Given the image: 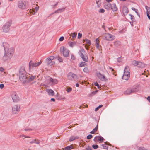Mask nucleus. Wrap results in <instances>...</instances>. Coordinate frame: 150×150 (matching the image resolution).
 Masks as SVG:
<instances>
[{"label": "nucleus", "mask_w": 150, "mask_h": 150, "mask_svg": "<svg viewBox=\"0 0 150 150\" xmlns=\"http://www.w3.org/2000/svg\"><path fill=\"white\" fill-rule=\"evenodd\" d=\"M19 75L20 80L23 83H25L27 81V79L28 77V75H27L26 71L24 67H21L20 68Z\"/></svg>", "instance_id": "f257e3e1"}, {"label": "nucleus", "mask_w": 150, "mask_h": 150, "mask_svg": "<svg viewBox=\"0 0 150 150\" xmlns=\"http://www.w3.org/2000/svg\"><path fill=\"white\" fill-rule=\"evenodd\" d=\"M4 51V54L3 57V59L6 61L11 59L13 53V48H11L8 50H5Z\"/></svg>", "instance_id": "f03ea898"}, {"label": "nucleus", "mask_w": 150, "mask_h": 150, "mask_svg": "<svg viewBox=\"0 0 150 150\" xmlns=\"http://www.w3.org/2000/svg\"><path fill=\"white\" fill-rule=\"evenodd\" d=\"M103 37V39L107 41H112L115 38L114 36L109 33H105Z\"/></svg>", "instance_id": "7ed1b4c3"}, {"label": "nucleus", "mask_w": 150, "mask_h": 150, "mask_svg": "<svg viewBox=\"0 0 150 150\" xmlns=\"http://www.w3.org/2000/svg\"><path fill=\"white\" fill-rule=\"evenodd\" d=\"M60 52L63 53L64 56L67 57L69 55V51L67 48L64 47H61L60 48Z\"/></svg>", "instance_id": "20e7f679"}, {"label": "nucleus", "mask_w": 150, "mask_h": 150, "mask_svg": "<svg viewBox=\"0 0 150 150\" xmlns=\"http://www.w3.org/2000/svg\"><path fill=\"white\" fill-rule=\"evenodd\" d=\"M11 24V21H9L7 22L6 24L3 27V29L4 32L7 33L10 30V27Z\"/></svg>", "instance_id": "39448f33"}, {"label": "nucleus", "mask_w": 150, "mask_h": 150, "mask_svg": "<svg viewBox=\"0 0 150 150\" xmlns=\"http://www.w3.org/2000/svg\"><path fill=\"white\" fill-rule=\"evenodd\" d=\"M18 6L19 8L21 9H24L26 8L27 6L25 2L20 1L18 2Z\"/></svg>", "instance_id": "423d86ee"}, {"label": "nucleus", "mask_w": 150, "mask_h": 150, "mask_svg": "<svg viewBox=\"0 0 150 150\" xmlns=\"http://www.w3.org/2000/svg\"><path fill=\"white\" fill-rule=\"evenodd\" d=\"M42 63V62L41 61H40L36 63L32 61H30V62L29 64V69H30L31 67H38Z\"/></svg>", "instance_id": "0eeeda50"}, {"label": "nucleus", "mask_w": 150, "mask_h": 150, "mask_svg": "<svg viewBox=\"0 0 150 150\" xmlns=\"http://www.w3.org/2000/svg\"><path fill=\"white\" fill-rule=\"evenodd\" d=\"M20 109L19 105H14L12 107V112L13 114H18L20 111Z\"/></svg>", "instance_id": "6e6552de"}, {"label": "nucleus", "mask_w": 150, "mask_h": 150, "mask_svg": "<svg viewBox=\"0 0 150 150\" xmlns=\"http://www.w3.org/2000/svg\"><path fill=\"white\" fill-rule=\"evenodd\" d=\"M136 91V88H129L127 89L126 91L124 92V94L125 95H129L134 93Z\"/></svg>", "instance_id": "1a4fd4ad"}, {"label": "nucleus", "mask_w": 150, "mask_h": 150, "mask_svg": "<svg viewBox=\"0 0 150 150\" xmlns=\"http://www.w3.org/2000/svg\"><path fill=\"white\" fill-rule=\"evenodd\" d=\"M97 75L98 77L102 81H106L107 79L104 75L100 73H97Z\"/></svg>", "instance_id": "9d476101"}, {"label": "nucleus", "mask_w": 150, "mask_h": 150, "mask_svg": "<svg viewBox=\"0 0 150 150\" xmlns=\"http://www.w3.org/2000/svg\"><path fill=\"white\" fill-rule=\"evenodd\" d=\"M77 77L76 75L71 72L69 73L68 75V78L69 80H73L74 78Z\"/></svg>", "instance_id": "9b49d317"}, {"label": "nucleus", "mask_w": 150, "mask_h": 150, "mask_svg": "<svg viewBox=\"0 0 150 150\" xmlns=\"http://www.w3.org/2000/svg\"><path fill=\"white\" fill-rule=\"evenodd\" d=\"M12 98L14 102H17L19 100V97L16 93L12 94Z\"/></svg>", "instance_id": "f8f14e48"}, {"label": "nucleus", "mask_w": 150, "mask_h": 150, "mask_svg": "<svg viewBox=\"0 0 150 150\" xmlns=\"http://www.w3.org/2000/svg\"><path fill=\"white\" fill-rule=\"evenodd\" d=\"M130 76V72H124V74L122 77V79L125 80H127L129 78Z\"/></svg>", "instance_id": "ddd939ff"}, {"label": "nucleus", "mask_w": 150, "mask_h": 150, "mask_svg": "<svg viewBox=\"0 0 150 150\" xmlns=\"http://www.w3.org/2000/svg\"><path fill=\"white\" fill-rule=\"evenodd\" d=\"M104 7L105 9L110 10H111V4L109 3H106L105 4Z\"/></svg>", "instance_id": "4468645a"}, {"label": "nucleus", "mask_w": 150, "mask_h": 150, "mask_svg": "<svg viewBox=\"0 0 150 150\" xmlns=\"http://www.w3.org/2000/svg\"><path fill=\"white\" fill-rule=\"evenodd\" d=\"M80 56L81 57L83 61L85 62H87L88 61V59L87 56L84 54L83 53H81V55H80Z\"/></svg>", "instance_id": "2eb2a0df"}, {"label": "nucleus", "mask_w": 150, "mask_h": 150, "mask_svg": "<svg viewBox=\"0 0 150 150\" xmlns=\"http://www.w3.org/2000/svg\"><path fill=\"white\" fill-rule=\"evenodd\" d=\"M111 145V144L107 142H105L104 144H102L101 146L104 149L108 150V146L107 145Z\"/></svg>", "instance_id": "dca6fc26"}, {"label": "nucleus", "mask_w": 150, "mask_h": 150, "mask_svg": "<svg viewBox=\"0 0 150 150\" xmlns=\"http://www.w3.org/2000/svg\"><path fill=\"white\" fill-rule=\"evenodd\" d=\"M111 9L113 11L115 12L117 11L118 8L115 3H113L111 4Z\"/></svg>", "instance_id": "f3484780"}, {"label": "nucleus", "mask_w": 150, "mask_h": 150, "mask_svg": "<svg viewBox=\"0 0 150 150\" xmlns=\"http://www.w3.org/2000/svg\"><path fill=\"white\" fill-rule=\"evenodd\" d=\"M122 12L124 15H126L129 12L128 8L126 6L123 7V8Z\"/></svg>", "instance_id": "a211bd4d"}, {"label": "nucleus", "mask_w": 150, "mask_h": 150, "mask_svg": "<svg viewBox=\"0 0 150 150\" xmlns=\"http://www.w3.org/2000/svg\"><path fill=\"white\" fill-rule=\"evenodd\" d=\"M46 91L48 93V94L50 95L53 96L54 94V91L52 89H47L46 90Z\"/></svg>", "instance_id": "6ab92c4d"}, {"label": "nucleus", "mask_w": 150, "mask_h": 150, "mask_svg": "<svg viewBox=\"0 0 150 150\" xmlns=\"http://www.w3.org/2000/svg\"><path fill=\"white\" fill-rule=\"evenodd\" d=\"M3 46L4 48V51L9 49V44L6 42H3Z\"/></svg>", "instance_id": "aec40b11"}, {"label": "nucleus", "mask_w": 150, "mask_h": 150, "mask_svg": "<svg viewBox=\"0 0 150 150\" xmlns=\"http://www.w3.org/2000/svg\"><path fill=\"white\" fill-rule=\"evenodd\" d=\"M146 9L147 10V16L149 19H150V8L147 6H145Z\"/></svg>", "instance_id": "412c9836"}, {"label": "nucleus", "mask_w": 150, "mask_h": 150, "mask_svg": "<svg viewBox=\"0 0 150 150\" xmlns=\"http://www.w3.org/2000/svg\"><path fill=\"white\" fill-rule=\"evenodd\" d=\"M35 76H31L29 78L27 79V81L26 82L29 83L32 81H33L34 80L35 78Z\"/></svg>", "instance_id": "4be33fe9"}, {"label": "nucleus", "mask_w": 150, "mask_h": 150, "mask_svg": "<svg viewBox=\"0 0 150 150\" xmlns=\"http://www.w3.org/2000/svg\"><path fill=\"white\" fill-rule=\"evenodd\" d=\"M96 47L98 49H99L100 48V46L99 44V39L98 38H97L96 39Z\"/></svg>", "instance_id": "5701e85b"}, {"label": "nucleus", "mask_w": 150, "mask_h": 150, "mask_svg": "<svg viewBox=\"0 0 150 150\" xmlns=\"http://www.w3.org/2000/svg\"><path fill=\"white\" fill-rule=\"evenodd\" d=\"M46 62L47 65H53L55 64L54 62L52 61V60H51V61L50 60H46Z\"/></svg>", "instance_id": "b1692460"}, {"label": "nucleus", "mask_w": 150, "mask_h": 150, "mask_svg": "<svg viewBox=\"0 0 150 150\" xmlns=\"http://www.w3.org/2000/svg\"><path fill=\"white\" fill-rule=\"evenodd\" d=\"M65 8H62L59 9L56 11L54 12V13H59L62 12L64 11V9H65Z\"/></svg>", "instance_id": "393cba45"}, {"label": "nucleus", "mask_w": 150, "mask_h": 150, "mask_svg": "<svg viewBox=\"0 0 150 150\" xmlns=\"http://www.w3.org/2000/svg\"><path fill=\"white\" fill-rule=\"evenodd\" d=\"M55 58L57 59L60 62H63V59L60 56H56L55 57Z\"/></svg>", "instance_id": "a878e982"}, {"label": "nucleus", "mask_w": 150, "mask_h": 150, "mask_svg": "<svg viewBox=\"0 0 150 150\" xmlns=\"http://www.w3.org/2000/svg\"><path fill=\"white\" fill-rule=\"evenodd\" d=\"M69 45L71 47H73L74 46L76 45V44L75 42H69Z\"/></svg>", "instance_id": "bb28decb"}, {"label": "nucleus", "mask_w": 150, "mask_h": 150, "mask_svg": "<svg viewBox=\"0 0 150 150\" xmlns=\"http://www.w3.org/2000/svg\"><path fill=\"white\" fill-rule=\"evenodd\" d=\"M85 41L86 42V44H87L89 45H91V43L89 40L87 39H86L85 40H83V42L84 43Z\"/></svg>", "instance_id": "cd10ccee"}, {"label": "nucleus", "mask_w": 150, "mask_h": 150, "mask_svg": "<svg viewBox=\"0 0 150 150\" xmlns=\"http://www.w3.org/2000/svg\"><path fill=\"white\" fill-rule=\"evenodd\" d=\"M78 138V137L77 136H71L69 138V140L70 142L76 139H77Z\"/></svg>", "instance_id": "c85d7f7f"}, {"label": "nucleus", "mask_w": 150, "mask_h": 150, "mask_svg": "<svg viewBox=\"0 0 150 150\" xmlns=\"http://www.w3.org/2000/svg\"><path fill=\"white\" fill-rule=\"evenodd\" d=\"M50 81L52 82L53 84H57V80L56 79H53L52 78H50Z\"/></svg>", "instance_id": "c756f323"}, {"label": "nucleus", "mask_w": 150, "mask_h": 150, "mask_svg": "<svg viewBox=\"0 0 150 150\" xmlns=\"http://www.w3.org/2000/svg\"><path fill=\"white\" fill-rule=\"evenodd\" d=\"M35 143L36 144H38L40 143V142L38 140H36V139H34L32 141L30 142V143L32 144L33 143Z\"/></svg>", "instance_id": "7c9ffc66"}, {"label": "nucleus", "mask_w": 150, "mask_h": 150, "mask_svg": "<svg viewBox=\"0 0 150 150\" xmlns=\"http://www.w3.org/2000/svg\"><path fill=\"white\" fill-rule=\"evenodd\" d=\"M129 70V67L128 66H126L125 68L124 72H130Z\"/></svg>", "instance_id": "2f4dec72"}, {"label": "nucleus", "mask_w": 150, "mask_h": 150, "mask_svg": "<svg viewBox=\"0 0 150 150\" xmlns=\"http://www.w3.org/2000/svg\"><path fill=\"white\" fill-rule=\"evenodd\" d=\"M132 10H133V11H134L135 12V13H137V14L139 16V17H140L139 14V13H138V10L137 9H136L134 7H132Z\"/></svg>", "instance_id": "473e14b6"}, {"label": "nucleus", "mask_w": 150, "mask_h": 150, "mask_svg": "<svg viewBox=\"0 0 150 150\" xmlns=\"http://www.w3.org/2000/svg\"><path fill=\"white\" fill-rule=\"evenodd\" d=\"M96 3L97 5L99 7L101 6V0H96Z\"/></svg>", "instance_id": "72a5a7b5"}, {"label": "nucleus", "mask_w": 150, "mask_h": 150, "mask_svg": "<svg viewBox=\"0 0 150 150\" xmlns=\"http://www.w3.org/2000/svg\"><path fill=\"white\" fill-rule=\"evenodd\" d=\"M138 63H139V65L138 66V67H145L144 64L142 62H140Z\"/></svg>", "instance_id": "f704fd0d"}, {"label": "nucleus", "mask_w": 150, "mask_h": 150, "mask_svg": "<svg viewBox=\"0 0 150 150\" xmlns=\"http://www.w3.org/2000/svg\"><path fill=\"white\" fill-rule=\"evenodd\" d=\"M73 148V146L71 145H70L66 147L64 149V150H71Z\"/></svg>", "instance_id": "c9c22d12"}, {"label": "nucleus", "mask_w": 150, "mask_h": 150, "mask_svg": "<svg viewBox=\"0 0 150 150\" xmlns=\"http://www.w3.org/2000/svg\"><path fill=\"white\" fill-rule=\"evenodd\" d=\"M54 58H55V57L54 56H51L47 58L46 59V60H50V61H51V60H53Z\"/></svg>", "instance_id": "e433bc0d"}, {"label": "nucleus", "mask_w": 150, "mask_h": 150, "mask_svg": "<svg viewBox=\"0 0 150 150\" xmlns=\"http://www.w3.org/2000/svg\"><path fill=\"white\" fill-rule=\"evenodd\" d=\"M85 53V50L83 48H82L79 50V55H81V53H83V54Z\"/></svg>", "instance_id": "4c0bfd02"}, {"label": "nucleus", "mask_w": 150, "mask_h": 150, "mask_svg": "<svg viewBox=\"0 0 150 150\" xmlns=\"http://www.w3.org/2000/svg\"><path fill=\"white\" fill-rule=\"evenodd\" d=\"M86 64V63L83 62H81L80 64L79 65V66L80 67H82L83 66H85Z\"/></svg>", "instance_id": "58836bf2"}, {"label": "nucleus", "mask_w": 150, "mask_h": 150, "mask_svg": "<svg viewBox=\"0 0 150 150\" xmlns=\"http://www.w3.org/2000/svg\"><path fill=\"white\" fill-rule=\"evenodd\" d=\"M98 140L100 142H103L104 139L101 136H99L98 137Z\"/></svg>", "instance_id": "ea45409f"}, {"label": "nucleus", "mask_w": 150, "mask_h": 150, "mask_svg": "<svg viewBox=\"0 0 150 150\" xmlns=\"http://www.w3.org/2000/svg\"><path fill=\"white\" fill-rule=\"evenodd\" d=\"M83 71L86 73H88L89 71L88 68L87 67H85L83 69Z\"/></svg>", "instance_id": "a19ab883"}, {"label": "nucleus", "mask_w": 150, "mask_h": 150, "mask_svg": "<svg viewBox=\"0 0 150 150\" xmlns=\"http://www.w3.org/2000/svg\"><path fill=\"white\" fill-rule=\"evenodd\" d=\"M103 106V105H100L98 107H96L95 108V111H97L100 108L102 107Z\"/></svg>", "instance_id": "79ce46f5"}, {"label": "nucleus", "mask_w": 150, "mask_h": 150, "mask_svg": "<svg viewBox=\"0 0 150 150\" xmlns=\"http://www.w3.org/2000/svg\"><path fill=\"white\" fill-rule=\"evenodd\" d=\"M129 15L130 16V19H131L132 21H134V20L135 19L134 18V16L133 15L131 14H129Z\"/></svg>", "instance_id": "37998d69"}, {"label": "nucleus", "mask_w": 150, "mask_h": 150, "mask_svg": "<svg viewBox=\"0 0 150 150\" xmlns=\"http://www.w3.org/2000/svg\"><path fill=\"white\" fill-rule=\"evenodd\" d=\"M72 90V88L69 87L67 88L66 91L67 92H71Z\"/></svg>", "instance_id": "c03bdc74"}, {"label": "nucleus", "mask_w": 150, "mask_h": 150, "mask_svg": "<svg viewBox=\"0 0 150 150\" xmlns=\"http://www.w3.org/2000/svg\"><path fill=\"white\" fill-rule=\"evenodd\" d=\"M71 34L72 35L71 36L73 38H76V37L77 35V33H71Z\"/></svg>", "instance_id": "a18cd8bd"}, {"label": "nucleus", "mask_w": 150, "mask_h": 150, "mask_svg": "<svg viewBox=\"0 0 150 150\" xmlns=\"http://www.w3.org/2000/svg\"><path fill=\"white\" fill-rule=\"evenodd\" d=\"M92 147L94 149H97L98 147V146L97 144H93L92 145Z\"/></svg>", "instance_id": "49530a36"}, {"label": "nucleus", "mask_w": 150, "mask_h": 150, "mask_svg": "<svg viewBox=\"0 0 150 150\" xmlns=\"http://www.w3.org/2000/svg\"><path fill=\"white\" fill-rule=\"evenodd\" d=\"M137 61H136L135 60H134L132 62V64L133 65L136 66L137 65Z\"/></svg>", "instance_id": "de8ad7c7"}, {"label": "nucleus", "mask_w": 150, "mask_h": 150, "mask_svg": "<svg viewBox=\"0 0 150 150\" xmlns=\"http://www.w3.org/2000/svg\"><path fill=\"white\" fill-rule=\"evenodd\" d=\"M93 137V136L91 134H89L87 136V138L88 139H90Z\"/></svg>", "instance_id": "09e8293b"}, {"label": "nucleus", "mask_w": 150, "mask_h": 150, "mask_svg": "<svg viewBox=\"0 0 150 150\" xmlns=\"http://www.w3.org/2000/svg\"><path fill=\"white\" fill-rule=\"evenodd\" d=\"M97 131L94 128L93 130L92 131L90 132V133L91 134H94Z\"/></svg>", "instance_id": "8fccbe9b"}, {"label": "nucleus", "mask_w": 150, "mask_h": 150, "mask_svg": "<svg viewBox=\"0 0 150 150\" xmlns=\"http://www.w3.org/2000/svg\"><path fill=\"white\" fill-rule=\"evenodd\" d=\"M95 85L96 86H97L98 87V89H100L101 88L100 87V86L99 84H98V83L97 82L95 83Z\"/></svg>", "instance_id": "3c124183"}, {"label": "nucleus", "mask_w": 150, "mask_h": 150, "mask_svg": "<svg viewBox=\"0 0 150 150\" xmlns=\"http://www.w3.org/2000/svg\"><path fill=\"white\" fill-rule=\"evenodd\" d=\"M20 137H24L25 138H30V137H29V136H26L25 135H20Z\"/></svg>", "instance_id": "603ef678"}, {"label": "nucleus", "mask_w": 150, "mask_h": 150, "mask_svg": "<svg viewBox=\"0 0 150 150\" xmlns=\"http://www.w3.org/2000/svg\"><path fill=\"white\" fill-rule=\"evenodd\" d=\"M105 12V10L103 9H100L99 10V12L100 13H103Z\"/></svg>", "instance_id": "864d4df0"}, {"label": "nucleus", "mask_w": 150, "mask_h": 150, "mask_svg": "<svg viewBox=\"0 0 150 150\" xmlns=\"http://www.w3.org/2000/svg\"><path fill=\"white\" fill-rule=\"evenodd\" d=\"M82 36V34L81 33H79L78 34V38L79 39L81 38V37Z\"/></svg>", "instance_id": "5fc2aeb1"}, {"label": "nucleus", "mask_w": 150, "mask_h": 150, "mask_svg": "<svg viewBox=\"0 0 150 150\" xmlns=\"http://www.w3.org/2000/svg\"><path fill=\"white\" fill-rule=\"evenodd\" d=\"M64 37L63 36H61L59 38V40L60 41H62L64 40Z\"/></svg>", "instance_id": "6e6d98bb"}, {"label": "nucleus", "mask_w": 150, "mask_h": 150, "mask_svg": "<svg viewBox=\"0 0 150 150\" xmlns=\"http://www.w3.org/2000/svg\"><path fill=\"white\" fill-rule=\"evenodd\" d=\"M71 59H72L73 60H74L76 58L74 56L73 54H72L71 56Z\"/></svg>", "instance_id": "4d7b16f0"}, {"label": "nucleus", "mask_w": 150, "mask_h": 150, "mask_svg": "<svg viewBox=\"0 0 150 150\" xmlns=\"http://www.w3.org/2000/svg\"><path fill=\"white\" fill-rule=\"evenodd\" d=\"M4 85L3 84H0V88L1 89H3L4 87Z\"/></svg>", "instance_id": "13d9d810"}, {"label": "nucleus", "mask_w": 150, "mask_h": 150, "mask_svg": "<svg viewBox=\"0 0 150 150\" xmlns=\"http://www.w3.org/2000/svg\"><path fill=\"white\" fill-rule=\"evenodd\" d=\"M98 136H96L94 138V139H93V141H94V142H97L98 141V139H97V137H98Z\"/></svg>", "instance_id": "bf43d9fd"}, {"label": "nucleus", "mask_w": 150, "mask_h": 150, "mask_svg": "<svg viewBox=\"0 0 150 150\" xmlns=\"http://www.w3.org/2000/svg\"><path fill=\"white\" fill-rule=\"evenodd\" d=\"M86 150H92V148L91 147L88 146L86 148Z\"/></svg>", "instance_id": "052dcab7"}, {"label": "nucleus", "mask_w": 150, "mask_h": 150, "mask_svg": "<svg viewBox=\"0 0 150 150\" xmlns=\"http://www.w3.org/2000/svg\"><path fill=\"white\" fill-rule=\"evenodd\" d=\"M139 150H146L144 147H140L139 148Z\"/></svg>", "instance_id": "680f3d73"}, {"label": "nucleus", "mask_w": 150, "mask_h": 150, "mask_svg": "<svg viewBox=\"0 0 150 150\" xmlns=\"http://www.w3.org/2000/svg\"><path fill=\"white\" fill-rule=\"evenodd\" d=\"M4 69L2 67H0V71L1 72H3L4 71Z\"/></svg>", "instance_id": "e2e57ef3"}, {"label": "nucleus", "mask_w": 150, "mask_h": 150, "mask_svg": "<svg viewBox=\"0 0 150 150\" xmlns=\"http://www.w3.org/2000/svg\"><path fill=\"white\" fill-rule=\"evenodd\" d=\"M122 61V59L120 57H119L117 59V61L118 62H121Z\"/></svg>", "instance_id": "0e129e2a"}, {"label": "nucleus", "mask_w": 150, "mask_h": 150, "mask_svg": "<svg viewBox=\"0 0 150 150\" xmlns=\"http://www.w3.org/2000/svg\"><path fill=\"white\" fill-rule=\"evenodd\" d=\"M98 91V90H96L94 91L91 92V93H92V94H93V95H94L95 94L97 93V92Z\"/></svg>", "instance_id": "69168bd1"}, {"label": "nucleus", "mask_w": 150, "mask_h": 150, "mask_svg": "<svg viewBox=\"0 0 150 150\" xmlns=\"http://www.w3.org/2000/svg\"><path fill=\"white\" fill-rule=\"evenodd\" d=\"M119 43V42L117 41H115L114 42V44L116 45L117 44H118Z\"/></svg>", "instance_id": "338daca9"}, {"label": "nucleus", "mask_w": 150, "mask_h": 150, "mask_svg": "<svg viewBox=\"0 0 150 150\" xmlns=\"http://www.w3.org/2000/svg\"><path fill=\"white\" fill-rule=\"evenodd\" d=\"M147 100L150 102V96H149L147 98Z\"/></svg>", "instance_id": "774afa93"}]
</instances>
